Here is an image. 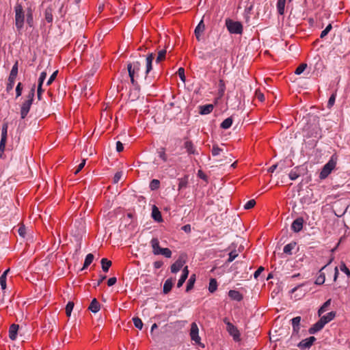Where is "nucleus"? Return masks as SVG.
Returning a JSON list of instances; mask_svg holds the SVG:
<instances>
[{"label": "nucleus", "instance_id": "nucleus-1", "mask_svg": "<svg viewBox=\"0 0 350 350\" xmlns=\"http://www.w3.org/2000/svg\"><path fill=\"white\" fill-rule=\"evenodd\" d=\"M15 12V25L18 31H21L25 23V12L22 5L16 3L14 7Z\"/></svg>", "mask_w": 350, "mask_h": 350}, {"label": "nucleus", "instance_id": "nucleus-2", "mask_svg": "<svg viewBox=\"0 0 350 350\" xmlns=\"http://www.w3.org/2000/svg\"><path fill=\"white\" fill-rule=\"evenodd\" d=\"M35 94V86H33L31 90L29 91L27 100L23 103L21 108V117L22 119H24L27 115L28 114L31 105L33 102V99Z\"/></svg>", "mask_w": 350, "mask_h": 350}, {"label": "nucleus", "instance_id": "nucleus-3", "mask_svg": "<svg viewBox=\"0 0 350 350\" xmlns=\"http://www.w3.org/2000/svg\"><path fill=\"white\" fill-rule=\"evenodd\" d=\"M127 68L131 81L133 85H135V79H137L139 76L141 64L137 61L133 62L127 65Z\"/></svg>", "mask_w": 350, "mask_h": 350}, {"label": "nucleus", "instance_id": "nucleus-4", "mask_svg": "<svg viewBox=\"0 0 350 350\" xmlns=\"http://www.w3.org/2000/svg\"><path fill=\"white\" fill-rule=\"evenodd\" d=\"M337 163V159L334 155L332 156L329 161L323 167L320 174L319 178L321 179L326 178L332 172V171L335 168Z\"/></svg>", "mask_w": 350, "mask_h": 350}, {"label": "nucleus", "instance_id": "nucleus-5", "mask_svg": "<svg viewBox=\"0 0 350 350\" xmlns=\"http://www.w3.org/2000/svg\"><path fill=\"white\" fill-rule=\"evenodd\" d=\"M226 26L230 33L241 34L243 31V25L240 22L233 21L231 19L226 20Z\"/></svg>", "mask_w": 350, "mask_h": 350}, {"label": "nucleus", "instance_id": "nucleus-6", "mask_svg": "<svg viewBox=\"0 0 350 350\" xmlns=\"http://www.w3.org/2000/svg\"><path fill=\"white\" fill-rule=\"evenodd\" d=\"M18 74V62H16L12 66L10 76L8 77V83L7 84V90H11L15 83V79Z\"/></svg>", "mask_w": 350, "mask_h": 350}, {"label": "nucleus", "instance_id": "nucleus-7", "mask_svg": "<svg viewBox=\"0 0 350 350\" xmlns=\"http://www.w3.org/2000/svg\"><path fill=\"white\" fill-rule=\"evenodd\" d=\"M224 321L226 324L227 331L230 335L233 337V339L235 341L240 340V334L237 328L230 322L228 321L226 319H225Z\"/></svg>", "mask_w": 350, "mask_h": 350}, {"label": "nucleus", "instance_id": "nucleus-8", "mask_svg": "<svg viewBox=\"0 0 350 350\" xmlns=\"http://www.w3.org/2000/svg\"><path fill=\"white\" fill-rule=\"evenodd\" d=\"M190 336L191 340L194 341L195 343L201 345V338L199 336V329L197 324L194 322L191 325Z\"/></svg>", "mask_w": 350, "mask_h": 350}, {"label": "nucleus", "instance_id": "nucleus-9", "mask_svg": "<svg viewBox=\"0 0 350 350\" xmlns=\"http://www.w3.org/2000/svg\"><path fill=\"white\" fill-rule=\"evenodd\" d=\"M185 263V257L183 256H180L178 260H176L172 265H171V271L173 273H176L178 272L181 268L183 267Z\"/></svg>", "mask_w": 350, "mask_h": 350}, {"label": "nucleus", "instance_id": "nucleus-10", "mask_svg": "<svg viewBox=\"0 0 350 350\" xmlns=\"http://www.w3.org/2000/svg\"><path fill=\"white\" fill-rule=\"evenodd\" d=\"M304 221L302 217L296 218L291 224L292 230L295 232H299L303 228Z\"/></svg>", "mask_w": 350, "mask_h": 350}, {"label": "nucleus", "instance_id": "nucleus-11", "mask_svg": "<svg viewBox=\"0 0 350 350\" xmlns=\"http://www.w3.org/2000/svg\"><path fill=\"white\" fill-rule=\"evenodd\" d=\"M204 30H205V25L204 23L203 20H201L194 30L195 36L196 37V39L198 41L201 40L202 35L204 33Z\"/></svg>", "mask_w": 350, "mask_h": 350}, {"label": "nucleus", "instance_id": "nucleus-12", "mask_svg": "<svg viewBox=\"0 0 350 350\" xmlns=\"http://www.w3.org/2000/svg\"><path fill=\"white\" fill-rule=\"evenodd\" d=\"M305 202L304 197L299 199V202H295V205L293 206V212L295 213L299 214L304 213V203Z\"/></svg>", "mask_w": 350, "mask_h": 350}, {"label": "nucleus", "instance_id": "nucleus-13", "mask_svg": "<svg viewBox=\"0 0 350 350\" xmlns=\"http://www.w3.org/2000/svg\"><path fill=\"white\" fill-rule=\"evenodd\" d=\"M336 315V312L331 311L325 315L321 314V316H319L321 317L319 320L325 325L327 323L332 321L335 318Z\"/></svg>", "mask_w": 350, "mask_h": 350}, {"label": "nucleus", "instance_id": "nucleus-14", "mask_svg": "<svg viewBox=\"0 0 350 350\" xmlns=\"http://www.w3.org/2000/svg\"><path fill=\"white\" fill-rule=\"evenodd\" d=\"M154 59L153 53H150L146 57V71L145 73L147 75L152 68V61Z\"/></svg>", "mask_w": 350, "mask_h": 350}, {"label": "nucleus", "instance_id": "nucleus-15", "mask_svg": "<svg viewBox=\"0 0 350 350\" xmlns=\"http://www.w3.org/2000/svg\"><path fill=\"white\" fill-rule=\"evenodd\" d=\"M300 321H301L300 317H296L292 319V325H293V337L298 335Z\"/></svg>", "mask_w": 350, "mask_h": 350}, {"label": "nucleus", "instance_id": "nucleus-16", "mask_svg": "<svg viewBox=\"0 0 350 350\" xmlns=\"http://www.w3.org/2000/svg\"><path fill=\"white\" fill-rule=\"evenodd\" d=\"M324 326L325 325L320 320H319L308 329V332L310 334H314L321 330L324 327Z\"/></svg>", "mask_w": 350, "mask_h": 350}, {"label": "nucleus", "instance_id": "nucleus-17", "mask_svg": "<svg viewBox=\"0 0 350 350\" xmlns=\"http://www.w3.org/2000/svg\"><path fill=\"white\" fill-rule=\"evenodd\" d=\"M151 215L152 219L157 222H161L163 221L161 212L156 206H152Z\"/></svg>", "mask_w": 350, "mask_h": 350}, {"label": "nucleus", "instance_id": "nucleus-18", "mask_svg": "<svg viewBox=\"0 0 350 350\" xmlns=\"http://www.w3.org/2000/svg\"><path fill=\"white\" fill-rule=\"evenodd\" d=\"M150 244L152 248V253L154 255H158V253L159 252V250L162 249V247H160L159 246V241L157 238H153L151 241Z\"/></svg>", "mask_w": 350, "mask_h": 350}, {"label": "nucleus", "instance_id": "nucleus-19", "mask_svg": "<svg viewBox=\"0 0 350 350\" xmlns=\"http://www.w3.org/2000/svg\"><path fill=\"white\" fill-rule=\"evenodd\" d=\"M314 137L316 139L321 137V129L318 123L314 125L311 133L310 135L308 133V137Z\"/></svg>", "mask_w": 350, "mask_h": 350}, {"label": "nucleus", "instance_id": "nucleus-20", "mask_svg": "<svg viewBox=\"0 0 350 350\" xmlns=\"http://www.w3.org/2000/svg\"><path fill=\"white\" fill-rule=\"evenodd\" d=\"M228 296L230 297V299L235 300V301H241L243 299L242 295L236 290H230L228 292Z\"/></svg>", "mask_w": 350, "mask_h": 350}, {"label": "nucleus", "instance_id": "nucleus-21", "mask_svg": "<svg viewBox=\"0 0 350 350\" xmlns=\"http://www.w3.org/2000/svg\"><path fill=\"white\" fill-rule=\"evenodd\" d=\"M18 329V325L12 324L10 327L9 336L11 340H14L16 339Z\"/></svg>", "mask_w": 350, "mask_h": 350}, {"label": "nucleus", "instance_id": "nucleus-22", "mask_svg": "<svg viewBox=\"0 0 350 350\" xmlns=\"http://www.w3.org/2000/svg\"><path fill=\"white\" fill-rule=\"evenodd\" d=\"M89 310H90L93 313H96L100 310V306L96 299H93L90 306Z\"/></svg>", "mask_w": 350, "mask_h": 350}, {"label": "nucleus", "instance_id": "nucleus-23", "mask_svg": "<svg viewBox=\"0 0 350 350\" xmlns=\"http://www.w3.org/2000/svg\"><path fill=\"white\" fill-rule=\"evenodd\" d=\"M293 83L297 86V88L299 89L298 91L301 92V90H305V80L303 78L298 77L294 79Z\"/></svg>", "mask_w": 350, "mask_h": 350}, {"label": "nucleus", "instance_id": "nucleus-24", "mask_svg": "<svg viewBox=\"0 0 350 350\" xmlns=\"http://www.w3.org/2000/svg\"><path fill=\"white\" fill-rule=\"evenodd\" d=\"M200 114L206 115V114L210 113L213 111V105H211V104L202 105V106L200 107Z\"/></svg>", "mask_w": 350, "mask_h": 350}, {"label": "nucleus", "instance_id": "nucleus-25", "mask_svg": "<svg viewBox=\"0 0 350 350\" xmlns=\"http://www.w3.org/2000/svg\"><path fill=\"white\" fill-rule=\"evenodd\" d=\"M172 286H173V281L172 279H167L164 284H163V291L165 294H167L168 293L172 288Z\"/></svg>", "mask_w": 350, "mask_h": 350}, {"label": "nucleus", "instance_id": "nucleus-26", "mask_svg": "<svg viewBox=\"0 0 350 350\" xmlns=\"http://www.w3.org/2000/svg\"><path fill=\"white\" fill-rule=\"evenodd\" d=\"M331 299H329L328 300H327L321 307L318 310V315L319 316H321V314H323L325 312H326L328 309V307L330 306L331 304Z\"/></svg>", "mask_w": 350, "mask_h": 350}, {"label": "nucleus", "instance_id": "nucleus-27", "mask_svg": "<svg viewBox=\"0 0 350 350\" xmlns=\"http://www.w3.org/2000/svg\"><path fill=\"white\" fill-rule=\"evenodd\" d=\"M185 148L189 154H196V149L193 146V144L190 141H187L185 143Z\"/></svg>", "mask_w": 350, "mask_h": 350}, {"label": "nucleus", "instance_id": "nucleus-28", "mask_svg": "<svg viewBox=\"0 0 350 350\" xmlns=\"http://www.w3.org/2000/svg\"><path fill=\"white\" fill-rule=\"evenodd\" d=\"M326 267V265H325L324 267H323L321 268V269L319 271V276L317 278L314 283L317 285H321V284H323L324 282H325V274L324 273H322L321 271L322 269H323L325 267Z\"/></svg>", "mask_w": 350, "mask_h": 350}, {"label": "nucleus", "instance_id": "nucleus-29", "mask_svg": "<svg viewBox=\"0 0 350 350\" xmlns=\"http://www.w3.org/2000/svg\"><path fill=\"white\" fill-rule=\"evenodd\" d=\"M100 262L103 271L104 272H107L111 265V262L107 258H102Z\"/></svg>", "mask_w": 350, "mask_h": 350}, {"label": "nucleus", "instance_id": "nucleus-30", "mask_svg": "<svg viewBox=\"0 0 350 350\" xmlns=\"http://www.w3.org/2000/svg\"><path fill=\"white\" fill-rule=\"evenodd\" d=\"M286 0H278L277 10L280 15H283L284 13Z\"/></svg>", "mask_w": 350, "mask_h": 350}, {"label": "nucleus", "instance_id": "nucleus-31", "mask_svg": "<svg viewBox=\"0 0 350 350\" xmlns=\"http://www.w3.org/2000/svg\"><path fill=\"white\" fill-rule=\"evenodd\" d=\"M232 118L231 117L227 118L221 123V128L224 129H229L232 124Z\"/></svg>", "mask_w": 350, "mask_h": 350}, {"label": "nucleus", "instance_id": "nucleus-32", "mask_svg": "<svg viewBox=\"0 0 350 350\" xmlns=\"http://www.w3.org/2000/svg\"><path fill=\"white\" fill-rule=\"evenodd\" d=\"M8 124L7 122L3 123L1 129V140L7 141Z\"/></svg>", "mask_w": 350, "mask_h": 350}, {"label": "nucleus", "instance_id": "nucleus-33", "mask_svg": "<svg viewBox=\"0 0 350 350\" xmlns=\"http://www.w3.org/2000/svg\"><path fill=\"white\" fill-rule=\"evenodd\" d=\"M295 246H296V243H295V242L290 243L284 246L283 251L285 254H291L292 252V250H294Z\"/></svg>", "mask_w": 350, "mask_h": 350}, {"label": "nucleus", "instance_id": "nucleus-34", "mask_svg": "<svg viewBox=\"0 0 350 350\" xmlns=\"http://www.w3.org/2000/svg\"><path fill=\"white\" fill-rule=\"evenodd\" d=\"M93 260L94 255L92 254H88L85 258L83 267L82 269L87 268L92 262Z\"/></svg>", "mask_w": 350, "mask_h": 350}, {"label": "nucleus", "instance_id": "nucleus-35", "mask_svg": "<svg viewBox=\"0 0 350 350\" xmlns=\"http://www.w3.org/2000/svg\"><path fill=\"white\" fill-rule=\"evenodd\" d=\"M45 19L48 23H52L53 18V14H52V9L50 8H48L46 9L44 12Z\"/></svg>", "mask_w": 350, "mask_h": 350}, {"label": "nucleus", "instance_id": "nucleus-36", "mask_svg": "<svg viewBox=\"0 0 350 350\" xmlns=\"http://www.w3.org/2000/svg\"><path fill=\"white\" fill-rule=\"evenodd\" d=\"M217 288V283L215 279L212 278L210 280L209 285H208V291L211 293H214Z\"/></svg>", "mask_w": 350, "mask_h": 350}, {"label": "nucleus", "instance_id": "nucleus-37", "mask_svg": "<svg viewBox=\"0 0 350 350\" xmlns=\"http://www.w3.org/2000/svg\"><path fill=\"white\" fill-rule=\"evenodd\" d=\"M26 21L29 27L33 26V14L31 8L27 10Z\"/></svg>", "mask_w": 350, "mask_h": 350}, {"label": "nucleus", "instance_id": "nucleus-38", "mask_svg": "<svg viewBox=\"0 0 350 350\" xmlns=\"http://www.w3.org/2000/svg\"><path fill=\"white\" fill-rule=\"evenodd\" d=\"M158 255H163L166 258H170L172 256V252L168 248H162L159 250Z\"/></svg>", "mask_w": 350, "mask_h": 350}, {"label": "nucleus", "instance_id": "nucleus-39", "mask_svg": "<svg viewBox=\"0 0 350 350\" xmlns=\"http://www.w3.org/2000/svg\"><path fill=\"white\" fill-rule=\"evenodd\" d=\"M46 72L45 71H43L40 73V75L38 78V88H42V84L44 81V80L46 79Z\"/></svg>", "mask_w": 350, "mask_h": 350}, {"label": "nucleus", "instance_id": "nucleus-40", "mask_svg": "<svg viewBox=\"0 0 350 350\" xmlns=\"http://www.w3.org/2000/svg\"><path fill=\"white\" fill-rule=\"evenodd\" d=\"M166 53H167L166 49H162L159 51L157 57L156 59L157 63H159L165 59Z\"/></svg>", "mask_w": 350, "mask_h": 350}, {"label": "nucleus", "instance_id": "nucleus-41", "mask_svg": "<svg viewBox=\"0 0 350 350\" xmlns=\"http://www.w3.org/2000/svg\"><path fill=\"white\" fill-rule=\"evenodd\" d=\"M299 171V170L298 168L293 169V170H291V172L289 174V178L293 180L297 179L300 176V173Z\"/></svg>", "mask_w": 350, "mask_h": 350}, {"label": "nucleus", "instance_id": "nucleus-42", "mask_svg": "<svg viewBox=\"0 0 350 350\" xmlns=\"http://www.w3.org/2000/svg\"><path fill=\"white\" fill-rule=\"evenodd\" d=\"M133 323H134V325L135 326V327H137L139 329H142L144 324H143L142 320L139 317H133Z\"/></svg>", "mask_w": 350, "mask_h": 350}, {"label": "nucleus", "instance_id": "nucleus-43", "mask_svg": "<svg viewBox=\"0 0 350 350\" xmlns=\"http://www.w3.org/2000/svg\"><path fill=\"white\" fill-rule=\"evenodd\" d=\"M74 303L72 301H69L66 306V313L68 317H70L71 312L74 308Z\"/></svg>", "mask_w": 350, "mask_h": 350}, {"label": "nucleus", "instance_id": "nucleus-44", "mask_svg": "<svg viewBox=\"0 0 350 350\" xmlns=\"http://www.w3.org/2000/svg\"><path fill=\"white\" fill-rule=\"evenodd\" d=\"M194 282H195V275H192L190 277V278L187 282V288H186L187 291H189V290H191L193 288Z\"/></svg>", "mask_w": 350, "mask_h": 350}, {"label": "nucleus", "instance_id": "nucleus-45", "mask_svg": "<svg viewBox=\"0 0 350 350\" xmlns=\"http://www.w3.org/2000/svg\"><path fill=\"white\" fill-rule=\"evenodd\" d=\"M160 182L157 179H153L150 183V188L151 190H155L159 188Z\"/></svg>", "mask_w": 350, "mask_h": 350}, {"label": "nucleus", "instance_id": "nucleus-46", "mask_svg": "<svg viewBox=\"0 0 350 350\" xmlns=\"http://www.w3.org/2000/svg\"><path fill=\"white\" fill-rule=\"evenodd\" d=\"M306 68V63H302L295 70V75H299L305 70Z\"/></svg>", "mask_w": 350, "mask_h": 350}, {"label": "nucleus", "instance_id": "nucleus-47", "mask_svg": "<svg viewBox=\"0 0 350 350\" xmlns=\"http://www.w3.org/2000/svg\"><path fill=\"white\" fill-rule=\"evenodd\" d=\"M332 24H329L324 30H323L321 33L320 38H325L327 33L332 30Z\"/></svg>", "mask_w": 350, "mask_h": 350}, {"label": "nucleus", "instance_id": "nucleus-48", "mask_svg": "<svg viewBox=\"0 0 350 350\" xmlns=\"http://www.w3.org/2000/svg\"><path fill=\"white\" fill-rule=\"evenodd\" d=\"M336 96V94L334 93L329 97L328 102H327V107L328 108H331L334 105Z\"/></svg>", "mask_w": 350, "mask_h": 350}, {"label": "nucleus", "instance_id": "nucleus-49", "mask_svg": "<svg viewBox=\"0 0 350 350\" xmlns=\"http://www.w3.org/2000/svg\"><path fill=\"white\" fill-rule=\"evenodd\" d=\"M178 76H179L180 80L183 82H185L186 78H185V69L182 67L179 68L178 70Z\"/></svg>", "mask_w": 350, "mask_h": 350}, {"label": "nucleus", "instance_id": "nucleus-50", "mask_svg": "<svg viewBox=\"0 0 350 350\" xmlns=\"http://www.w3.org/2000/svg\"><path fill=\"white\" fill-rule=\"evenodd\" d=\"M238 256V253L237 252V251H231L230 253H229V257H228V259L227 260L228 262H232L235 258Z\"/></svg>", "mask_w": 350, "mask_h": 350}, {"label": "nucleus", "instance_id": "nucleus-51", "mask_svg": "<svg viewBox=\"0 0 350 350\" xmlns=\"http://www.w3.org/2000/svg\"><path fill=\"white\" fill-rule=\"evenodd\" d=\"M340 271L344 272L348 277H350V270L347 267L345 263L340 265Z\"/></svg>", "mask_w": 350, "mask_h": 350}, {"label": "nucleus", "instance_id": "nucleus-52", "mask_svg": "<svg viewBox=\"0 0 350 350\" xmlns=\"http://www.w3.org/2000/svg\"><path fill=\"white\" fill-rule=\"evenodd\" d=\"M255 204H256V202L254 200H250L245 204L244 208L245 209H250L254 206Z\"/></svg>", "mask_w": 350, "mask_h": 350}, {"label": "nucleus", "instance_id": "nucleus-53", "mask_svg": "<svg viewBox=\"0 0 350 350\" xmlns=\"http://www.w3.org/2000/svg\"><path fill=\"white\" fill-rule=\"evenodd\" d=\"M221 152H222V149L218 147L217 146H213L212 148V154L213 156H217L219 155Z\"/></svg>", "mask_w": 350, "mask_h": 350}, {"label": "nucleus", "instance_id": "nucleus-54", "mask_svg": "<svg viewBox=\"0 0 350 350\" xmlns=\"http://www.w3.org/2000/svg\"><path fill=\"white\" fill-rule=\"evenodd\" d=\"M57 70L55 71L51 75V77H49V79H48V81L46 82V85H50L53 82V81L55 79V78L57 77Z\"/></svg>", "mask_w": 350, "mask_h": 350}, {"label": "nucleus", "instance_id": "nucleus-55", "mask_svg": "<svg viewBox=\"0 0 350 350\" xmlns=\"http://www.w3.org/2000/svg\"><path fill=\"white\" fill-rule=\"evenodd\" d=\"M22 90H23L22 84H21V83H18L16 88V97H19L21 95Z\"/></svg>", "mask_w": 350, "mask_h": 350}, {"label": "nucleus", "instance_id": "nucleus-56", "mask_svg": "<svg viewBox=\"0 0 350 350\" xmlns=\"http://www.w3.org/2000/svg\"><path fill=\"white\" fill-rule=\"evenodd\" d=\"M0 284H1V288L3 290L5 289V288H6V278H5V275H1Z\"/></svg>", "mask_w": 350, "mask_h": 350}, {"label": "nucleus", "instance_id": "nucleus-57", "mask_svg": "<svg viewBox=\"0 0 350 350\" xmlns=\"http://www.w3.org/2000/svg\"><path fill=\"white\" fill-rule=\"evenodd\" d=\"M18 234L21 237H25L26 234V228L24 226H21L18 230Z\"/></svg>", "mask_w": 350, "mask_h": 350}, {"label": "nucleus", "instance_id": "nucleus-58", "mask_svg": "<svg viewBox=\"0 0 350 350\" xmlns=\"http://www.w3.org/2000/svg\"><path fill=\"white\" fill-rule=\"evenodd\" d=\"M187 278L185 277V275H181L180 278H179V280L178 281L177 287L178 288L181 287L183 286V284H184V282H185Z\"/></svg>", "mask_w": 350, "mask_h": 350}, {"label": "nucleus", "instance_id": "nucleus-59", "mask_svg": "<svg viewBox=\"0 0 350 350\" xmlns=\"http://www.w3.org/2000/svg\"><path fill=\"white\" fill-rule=\"evenodd\" d=\"M158 154H159V157L164 161H165L167 160V157H166V154L165 153V151H164V149H161L159 152H158Z\"/></svg>", "mask_w": 350, "mask_h": 350}, {"label": "nucleus", "instance_id": "nucleus-60", "mask_svg": "<svg viewBox=\"0 0 350 350\" xmlns=\"http://www.w3.org/2000/svg\"><path fill=\"white\" fill-rule=\"evenodd\" d=\"M122 176V173L121 172H118L116 173L114 177H113V182L115 183H117L120 179Z\"/></svg>", "mask_w": 350, "mask_h": 350}, {"label": "nucleus", "instance_id": "nucleus-61", "mask_svg": "<svg viewBox=\"0 0 350 350\" xmlns=\"http://www.w3.org/2000/svg\"><path fill=\"white\" fill-rule=\"evenodd\" d=\"M85 159H83L81 163L78 165V167L77 169L76 170L75 174H78L83 168V167L85 166Z\"/></svg>", "mask_w": 350, "mask_h": 350}, {"label": "nucleus", "instance_id": "nucleus-62", "mask_svg": "<svg viewBox=\"0 0 350 350\" xmlns=\"http://www.w3.org/2000/svg\"><path fill=\"white\" fill-rule=\"evenodd\" d=\"M316 340V338L314 336H310L308 338V349H309Z\"/></svg>", "mask_w": 350, "mask_h": 350}, {"label": "nucleus", "instance_id": "nucleus-63", "mask_svg": "<svg viewBox=\"0 0 350 350\" xmlns=\"http://www.w3.org/2000/svg\"><path fill=\"white\" fill-rule=\"evenodd\" d=\"M116 281H117L116 278H115V277L110 278L107 281V284L109 286H111L116 284Z\"/></svg>", "mask_w": 350, "mask_h": 350}, {"label": "nucleus", "instance_id": "nucleus-64", "mask_svg": "<svg viewBox=\"0 0 350 350\" xmlns=\"http://www.w3.org/2000/svg\"><path fill=\"white\" fill-rule=\"evenodd\" d=\"M123 149H124L123 144L120 142L118 141L116 142V150L120 152L122 151Z\"/></svg>", "mask_w": 350, "mask_h": 350}]
</instances>
